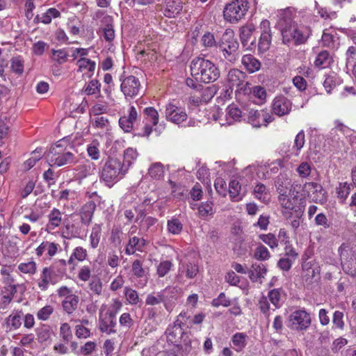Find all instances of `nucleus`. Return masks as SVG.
I'll return each instance as SVG.
<instances>
[{
    "instance_id": "obj_60",
    "label": "nucleus",
    "mask_w": 356,
    "mask_h": 356,
    "mask_svg": "<svg viewBox=\"0 0 356 356\" xmlns=\"http://www.w3.org/2000/svg\"><path fill=\"white\" fill-rule=\"evenodd\" d=\"M268 297L270 302L275 306V309H278L282 306L281 293L280 289H274L269 291Z\"/></svg>"
},
{
    "instance_id": "obj_62",
    "label": "nucleus",
    "mask_w": 356,
    "mask_h": 356,
    "mask_svg": "<svg viewBox=\"0 0 356 356\" xmlns=\"http://www.w3.org/2000/svg\"><path fill=\"white\" fill-rule=\"evenodd\" d=\"M119 323L121 327L129 330L134 325V321L129 313L124 312L120 315Z\"/></svg>"
},
{
    "instance_id": "obj_44",
    "label": "nucleus",
    "mask_w": 356,
    "mask_h": 356,
    "mask_svg": "<svg viewBox=\"0 0 356 356\" xmlns=\"http://www.w3.org/2000/svg\"><path fill=\"white\" fill-rule=\"evenodd\" d=\"M122 307V302L118 298L112 299L111 304L108 305L106 304H102L99 309H102L106 312L111 313L115 316L119 313Z\"/></svg>"
},
{
    "instance_id": "obj_63",
    "label": "nucleus",
    "mask_w": 356,
    "mask_h": 356,
    "mask_svg": "<svg viewBox=\"0 0 356 356\" xmlns=\"http://www.w3.org/2000/svg\"><path fill=\"white\" fill-rule=\"evenodd\" d=\"M54 311V309L51 305H46L38 311L36 316L38 320L47 321L49 318Z\"/></svg>"
},
{
    "instance_id": "obj_14",
    "label": "nucleus",
    "mask_w": 356,
    "mask_h": 356,
    "mask_svg": "<svg viewBox=\"0 0 356 356\" xmlns=\"http://www.w3.org/2000/svg\"><path fill=\"white\" fill-rule=\"evenodd\" d=\"M273 120V116L266 111L251 109L248 111V122L254 127H266Z\"/></svg>"
},
{
    "instance_id": "obj_59",
    "label": "nucleus",
    "mask_w": 356,
    "mask_h": 356,
    "mask_svg": "<svg viewBox=\"0 0 356 356\" xmlns=\"http://www.w3.org/2000/svg\"><path fill=\"white\" fill-rule=\"evenodd\" d=\"M202 45L206 48L216 47L218 45L213 33L206 32L202 37Z\"/></svg>"
},
{
    "instance_id": "obj_13",
    "label": "nucleus",
    "mask_w": 356,
    "mask_h": 356,
    "mask_svg": "<svg viewBox=\"0 0 356 356\" xmlns=\"http://www.w3.org/2000/svg\"><path fill=\"white\" fill-rule=\"evenodd\" d=\"M165 114L168 121L178 125L186 121L188 117L185 108L178 106L174 101L166 104Z\"/></svg>"
},
{
    "instance_id": "obj_3",
    "label": "nucleus",
    "mask_w": 356,
    "mask_h": 356,
    "mask_svg": "<svg viewBox=\"0 0 356 356\" xmlns=\"http://www.w3.org/2000/svg\"><path fill=\"white\" fill-rule=\"evenodd\" d=\"M257 3V0H234L225 6L224 18L230 23H236L245 16L249 10L255 11Z\"/></svg>"
},
{
    "instance_id": "obj_41",
    "label": "nucleus",
    "mask_w": 356,
    "mask_h": 356,
    "mask_svg": "<svg viewBox=\"0 0 356 356\" xmlns=\"http://www.w3.org/2000/svg\"><path fill=\"white\" fill-rule=\"evenodd\" d=\"M138 154L136 149L129 147L124 152V161L122 163L124 168H129L134 161H136Z\"/></svg>"
},
{
    "instance_id": "obj_24",
    "label": "nucleus",
    "mask_w": 356,
    "mask_h": 356,
    "mask_svg": "<svg viewBox=\"0 0 356 356\" xmlns=\"http://www.w3.org/2000/svg\"><path fill=\"white\" fill-rule=\"evenodd\" d=\"M199 272V266L193 262H182L179 264L177 280L181 282V279L186 277L188 279L194 278Z\"/></svg>"
},
{
    "instance_id": "obj_58",
    "label": "nucleus",
    "mask_w": 356,
    "mask_h": 356,
    "mask_svg": "<svg viewBox=\"0 0 356 356\" xmlns=\"http://www.w3.org/2000/svg\"><path fill=\"white\" fill-rule=\"evenodd\" d=\"M101 83L97 79H92L84 87V92L87 95H96L100 92Z\"/></svg>"
},
{
    "instance_id": "obj_37",
    "label": "nucleus",
    "mask_w": 356,
    "mask_h": 356,
    "mask_svg": "<svg viewBox=\"0 0 356 356\" xmlns=\"http://www.w3.org/2000/svg\"><path fill=\"white\" fill-rule=\"evenodd\" d=\"M256 26L252 23L247 24L240 29V39L243 47L248 45Z\"/></svg>"
},
{
    "instance_id": "obj_36",
    "label": "nucleus",
    "mask_w": 356,
    "mask_h": 356,
    "mask_svg": "<svg viewBox=\"0 0 356 356\" xmlns=\"http://www.w3.org/2000/svg\"><path fill=\"white\" fill-rule=\"evenodd\" d=\"M248 337L245 333L237 332L232 337V347L235 351L240 353L243 350L248 343Z\"/></svg>"
},
{
    "instance_id": "obj_39",
    "label": "nucleus",
    "mask_w": 356,
    "mask_h": 356,
    "mask_svg": "<svg viewBox=\"0 0 356 356\" xmlns=\"http://www.w3.org/2000/svg\"><path fill=\"white\" fill-rule=\"evenodd\" d=\"M79 303V297L75 294L73 296H67L63 300L62 306L63 309L69 314L74 312L77 308Z\"/></svg>"
},
{
    "instance_id": "obj_25",
    "label": "nucleus",
    "mask_w": 356,
    "mask_h": 356,
    "mask_svg": "<svg viewBox=\"0 0 356 356\" xmlns=\"http://www.w3.org/2000/svg\"><path fill=\"white\" fill-rule=\"evenodd\" d=\"M22 318L23 312L22 309L13 310L5 320L6 328L8 331L13 332L18 330L22 325Z\"/></svg>"
},
{
    "instance_id": "obj_10",
    "label": "nucleus",
    "mask_w": 356,
    "mask_h": 356,
    "mask_svg": "<svg viewBox=\"0 0 356 356\" xmlns=\"http://www.w3.org/2000/svg\"><path fill=\"white\" fill-rule=\"evenodd\" d=\"M311 323L310 315L305 309L296 310L289 316V327L297 331L307 330Z\"/></svg>"
},
{
    "instance_id": "obj_29",
    "label": "nucleus",
    "mask_w": 356,
    "mask_h": 356,
    "mask_svg": "<svg viewBox=\"0 0 356 356\" xmlns=\"http://www.w3.org/2000/svg\"><path fill=\"white\" fill-rule=\"evenodd\" d=\"M59 245L58 243L44 241L35 248V254L40 257L44 252H47V254L51 258L56 254Z\"/></svg>"
},
{
    "instance_id": "obj_30",
    "label": "nucleus",
    "mask_w": 356,
    "mask_h": 356,
    "mask_svg": "<svg viewBox=\"0 0 356 356\" xmlns=\"http://www.w3.org/2000/svg\"><path fill=\"white\" fill-rule=\"evenodd\" d=\"M60 17V13L55 8H50L47 11L41 15H37L33 22L35 24L42 23L44 24H49L51 22L52 19L58 18Z\"/></svg>"
},
{
    "instance_id": "obj_23",
    "label": "nucleus",
    "mask_w": 356,
    "mask_h": 356,
    "mask_svg": "<svg viewBox=\"0 0 356 356\" xmlns=\"http://www.w3.org/2000/svg\"><path fill=\"white\" fill-rule=\"evenodd\" d=\"M165 334L168 342L177 346L184 334V329L180 325V321H175L173 325L169 326L165 331Z\"/></svg>"
},
{
    "instance_id": "obj_6",
    "label": "nucleus",
    "mask_w": 356,
    "mask_h": 356,
    "mask_svg": "<svg viewBox=\"0 0 356 356\" xmlns=\"http://www.w3.org/2000/svg\"><path fill=\"white\" fill-rule=\"evenodd\" d=\"M46 159L50 166L60 167L72 163L74 155L59 141L51 147L46 154Z\"/></svg>"
},
{
    "instance_id": "obj_40",
    "label": "nucleus",
    "mask_w": 356,
    "mask_h": 356,
    "mask_svg": "<svg viewBox=\"0 0 356 356\" xmlns=\"http://www.w3.org/2000/svg\"><path fill=\"white\" fill-rule=\"evenodd\" d=\"M254 197L261 202L267 203L270 200V194L263 184H257L254 188Z\"/></svg>"
},
{
    "instance_id": "obj_9",
    "label": "nucleus",
    "mask_w": 356,
    "mask_h": 356,
    "mask_svg": "<svg viewBox=\"0 0 356 356\" xmlns=\"http://www.w3.org/2000/svg\"><path fill=\"white\" fill-rule=\"evenodd\" d=\"M121 82L120 90L127 100L131 99L138 95L141 88L139 79L134 76H123L120 78Z\"/></svg>"
},
{
    "instance_id": "obj_46",
    "label": "nucleus",
    "mask_w": 356,
    "mask_h": 356,
    "mask_svg": "<svg viewBox=\"0 0 356 356\" xmlns=\"http://www.w3.org/2000/svg\"><path fill=\"white\" fill-rule=\"evenodd\" d=\"M332 62V58L327 51H321L316 57L314 65L319 68H325Z\"/></svg>"
},
{
    "instance_id": "obj_5",
    "label": "nucleus",
    "mask_w": 356,
    "mask_h": 356,
    "mask_svg": "<svg viewBox=\"0 0 356 356\" xmlns=\"http://www.w3.org/2000/svg\"><path fill=\"white\" fill-rule=\"evenodd\" d=\"M311 34L312 30L309 26L298 25L295 23L290 24L282 29V40L284 44L291 42H293L295 44H304Z\"/></svg>"
},
{
    "instance_id": "obj_47",
    "label": "nucleus",
    "mask_w": 356,
    "mask_h": 356,
    "mask_svg": "<svg viewBox=\"0 0 356 356\" xmlns=\"http://www.w3.org/2000/svg\"><path fill=\"white\" fill-rule=\"evenodd\" d=\"M183 229V224L177 218H172L167 221V230L173 235L181 234Z\"/></svg>"
},
{
    "instance_id": "obj_16",
    "label": "nucleus",
    "mask_w": 356,
    "mask_h": 356,
    "mask_svg": "<svg viewBox=\"0 0 356 356\" xmlns=\"http://www.w3.org/2000/svg\"><path fill=\"white\" fill-rule=\"evenodd\" d=\"M261 36L258 43V51L259 54L267 51L271 44L272 35L270 26V22L267 19H263L260 23Z\"/></svg>"
},
{
    "instance_id": "obj_42",
    "label": "nucleus",
    "mask_w": 356,
    "mask_h": 356,
    "mask_svg": "<svg viewBox=\"0 0 356 356\" xmlns=\"http://www.w3.org/2000/svg\"><path fill=\"white\" fill-rule=\"evenodd\" d=\"M102 234V226L100 224H95L92 226L90 235V245L92 249L98 247Z\"/></svg>"
},
{
    "instance_id": "obj_4",
    "label": "nucleus",
    "mask_w": 356,
    "mask_h": 356,
    "mask_svg": "<svg viewBox=\"0 0 356 356\" xmlns=\"http://www.w3.org/2000/svg\"><path fill=\"white\" fill-rule=\"evenodd\" d=\"M127 172V168H124L120 161L116 159H109L102 169L100 180L111 188L120 181Z\"/></svg>"
},
{
    "instance_id": "obj_49",
    "label": "nucleus",
    "mask_w": 356,
    "mask_h": 356,
    "mask_svg": "<svg viewBox=\"0 0 356 356\" xmlns=\"http://www.w3.org/2000/svg\"><path fill=\"white\" fill-rule=\"evenodd\" d=\"M124 294L127 301L131 305H136L141 301L138 293L130 287L124 288Z\"/></svg>"
},
{
    "instance_id": "obj_61",
    "label": "nucleus",
    "mask_w": 356,
    "mask_h": 356,
    "mask_svg": "<svg viewBox=\"0 0 356 356\" xmlns=\"http://www.w3.org/2000/svg\"><path fill=\"white\" fill-rule=\"evenodd\" d=\"M131 270L133 274L138 278L145 277V270L143 268V261L140 260L136 259L133 261L131 265Z\"/></svg>"
},
{
    "instance_id": "obj_55",
    "label": "nucleus",
    "mask_w": 356,
    "mask_h": 356,
    "mask_svg": "<svg viewBox=\"0 0 356 356\" xmlns=\"http://www.w3.org/2000/svg\"><path fill=\"white\" fill-rule=\"evenodd\" d=\"M51 334L52 331L51 328L46 325H43L40 328L36 330L38 339L40 343L45 342L50 339Z\"/></svg>"
},
{
    "instance_id": "obj_64",
    "label": "nucleus",
    "mask_w": 356,
    "mask_h": 356,
    "mask_svg": "<svg viewBox=\"0 0 356 356\" xmlns=\"http://www.w3.org/2000/svg\"><path fill=\"white\" fill-rule=\"evenodd\" d=\"M60 337L65 343H68L72 338V333L68 323H64L60 327Z\"/></svg>"
},
{
    "instance_id": "obj_38",
    "label": "nucleus",
    "mask_w": 356,
    "mask_h": 356,
    "mask_svg": "<svg viewBox=\"0 0 356 356\" xmlns=\"http://www.w3.org/2000/svg\"><path fill=\"white\" fill-rule=\"evenodd\" d=\"M182 8V5L179 0H170L166 2L165 15L168 17H174L181 11Z\"/></svg>"
},
{
    "instance_id": "obj_32",
    "label": "nucleus",
    "mask_w": 356,
    "mask_h": 356,
    "mask_svg": "<svg viewBox=\"0 0 356 356\" xmlns=\"http://www.w3.org/2000/svg\"><path fill=\"white\" fill-rule=\"evenodd\" d=\"M241 63L244 67V68L249 73H254L257 72L261 68V63L260 61L256 58L252 54H245L243 56L241 59Z\"/></svg>"
},
{
    "instance_id": "obj_31",
    "label": "nucleus",
    "mask_w": 356,
    "mask_h": 356,
    "mask_svg": "<svg viewBox=\"0 0 356 356\" xmlns=\"http://www.w3.org/2000/svg\"><path fill=\"white\" fill-rule=\"evenodd\" d=\"M76 65L79 67L78 72H83V75L88 78L93 75L96 67L95 61L89 58H81L77 60Z\"/></svg>"
},
{
    "instance_id": "obj_15",
    "label": "nucleus",
    "mask_w": 356,
    "mask_h": 356,
    "mask_svg": "<svg viewBox=\"0 0 356 356\" xmlns=\"http://www.w3.org/2000/svg\"><path fill=\"white\" fill-rule=\"evenodd\" d=\"M145 123L143 129L142 136H149L153 131V127L157 125L159 120L158 111L152 106L147 107L143 110Z\"/></svg>"
},
{
    "instance_id": "obj_12",
    "label": "nucleus",
    "mask_w": 356,
    "mask_h": 356,
    "mask_svg": "<svg viewBox=\"0 0 356 356\" xmlns=\"http://www.w3.org/2000/svg\"><path fill=\"white\" fill-rule=\"evenodd\" d=\"M116 316L99 309L98 318V328L102 333L108 335L117 332Z\"/></svg>"
},
{
    "instance_id": "obj_54",
    "label": "nucleus",
    "mask_w": 356,
    "mask_h": 356,
    "mask_svg": "<svg viewBox=\"0 0 356 356\" xmlns=\"http://www.w3.org/2000/svg\"><path fill=\"white\" fill-rule=\"evenodd\" d=\"M338 199L341 203H343L350 192V184L347 182L339 183L336 188Z\"/></svg>"
},
{
    "instance_id": "obj_48",
    "label": "nucleus",
    "mask_w": 356,
    "mask_h": 356,
    "mask_svg": "<svg viewBox=\"0 0 356 356\" xmlns=\"http://www.w3.org/2000/svg\"><path fill=\"white\" fill-rule=\"evenodd\" d=\"M42 148H37L32 152L31 156L24 163L25 170L31 169L40 160L42 156Z\"/></svg>"
},
{
    "instance_id": "obj_1",
    "label": "nucleus",
    "mask_w": 356,
    "mask_h": 356,
    "mask_svg": "<svg viewBox=\"0 0 356 356\" xmlns=\"http://www.w3.org/2000/svg\"><path fill=\"white\" fill-rule=\"evenodd\" d=\"M301 184L294 181L291 184L288 195H280L278 197L281 206V213L283 217L289 220L294 214L302 216L305 211L306 202L304 198L300 195Z\"/></svg>"
},
{
    "instance_id": "obj_45",
    "label": "nucleus",
    "mask_w": 356,
    "mask_h": 356,
    "mask_svg": "<svg viewBox=\"0 0 356 356\" xmlns=\"http://www.w3.org/2000/svg\"><path fill=\"white\" fill-rule=\"evenodd\" d=\"M80 231L78 227L70 222L65 223L62 230V236L65 238H72L79 237Z\"/></svg>"
},
{
    "instance_id": "obj_2",
    "label": "nucleus",
    "mask_w": 356,
    "mask_h": 356,
    "mask_svg": "<svg viewBox=\"0 0 356 356\" xmlns=\"http://www.w3.org/2000/svg\"><path fill=\"white\" fill-rule=\"evenodd\" d=\"M191 76L196 80L209 83L216 81L220 76V70L210 60L196 57L191 62Z\"/></svg>"
},
{
    "instance_id": "obj_20",
    "label": "nucleus",
    "mask_w": 356,
    "mask_h": 356,
    "mask_svg": "<svg viewBox=\"0 0 356 356\" xmlns=\"http://www.w3.org/2000/svg\"><path fill=\"white\" fill-rule=\"evenodd\" d=\"M291 108L292 103L284 96H278L273 99L272 111L278 116L288 115L291 111Z\"/></svg>"
},
{
    "instance_id": "obj_33",
    "label": "nucleus",
    "mask_w": 356,
    "mask_h": 356,
    "mask_svg": "<svg viewBox=\"0 0 356 356\" xmlns=\"http://www.w3.org/2000/svg\"><path fill=\"white\" fill-rule=\"evenodd\" d=\"M267 269L263 264H254L249 271V277L253 282H262V279L265 277Z\"/></svg>"
},
{
    "instance_id": "obj_56",
    "label": "nucleus",
    "mask_w": 356,
    "mask_h": 356,
    "mask_svg": "<svg viewBox=\"0 0 356 356\" xmlns=\"http://www.w3.org/2000/svg\"><path fill=\"white\" fill-rule=\"evenodd\" d=\"M24 60L22 56H15L11 59L10 68L13 72L22 75L24 72Z\"/></svg>"
},
{
    "instance_id": "obj_27",
    "label": "nucleus",
    "mask_w": 356,
    "mask_h": 356,
    "mask_svg": "<svg viewBox=\"0 0 356 356\" xmlns=\"http://www.w3.org/2000/svg\"><path fill=\"white\" fill-rule=\"evenodd\" d=\"M229 194L234 202H239L245 197L246 189L241 186V184L236 179H232L229 184Z\"/></svg>"
},
{
    "instance_id": "obj_19",
    "label": "nucleus",
    "mask_w": 356,
    "mask_h": 356,
    "mask_svg": "<svg viewBox=\"0 0 356 356\" xmlns=\"http://www.w3.org/2000/svg\"><path fill=\"white\" fill-rule=\"evenodd\" d=\"M47 222L44 231L48 234H54V231L58 229L63 223V213L57 208H53L47 216Z\"/></svg>"
},
{
    "instance_id": "obj_52",
    "label": "nucleus",
    "mask_w": 356,
    "mask_h": 356,
    "mask_svg": "<svg viewBox=\"0 0 356 356\" xmlns=\"http://www.w3.org/2000/svg\"><path fill=\"white\" fill-rule=\"evenodd\" d=\"M149 176L154 179H161L164 175V167L161 163H155L152 164L149 170Z\"/></svg>"
},
{
    "instance_id": "obj_43",
    "label": "nucleus",
    "mask_w": 356,
    "mask_h": 356,
    "mask_svg": "<svg viewBox=\"0 0 356 356\" xmlns=\"http://www.w3.org/2000/svg\"><path fill=\"white\" fill-rule=\"evenodd\" d=\"M291 184L290 179L286 175H280L275 181V187L280 195H284Z\"/></svg>"
},
{
    "instance_id": "obj_28",
    "label": "nucleus",
    "mask_w": 356,
    "mask_h": 356,
    "mask_svg": "<svg viewBox=\"0 0 356 356\" xmlns=\"http://www.w3.org/2000/svg\"><path fill=\"white\" fill-rule=\"evenodd\" d=\"M38 271V264L33 258L20 262L17 266L16 272L19 275H26L32 277Z\"/></svg>"
},
{
    "instance_id": "obj_57",
    "label": "nucleus",
    "mask_w": 356,
    "mask_h": 356,
    "mask_svg": "<svg viewBox=\"0 0 356 356\" xmlns=\"http://www.w3.org/2000/svg\"><path fill=\"white\" fill-rule=\"evenodd\" d=\"M172 262L169 260L161 261L156 267V274L159 277H163L172 269Z\"/></svg>"
},
{
    "instance_id": "obj_22",
    "label": "nucleus",
    "mask_w": 356,
    "mask_h": 356,
    "mask_svg": "<svg viewBox=\"0 0 356 356\" xmlns=\"http://www.w3.org/2000/svg\"><path fill=\"white\" fill-rule=\"evenodd\" d=\"M242 118V112L235 104H231L226 108L225 119H220L219 123L222 125H231L239 122Z\"/></svg>"
},
{
    "instance_id": "obj_18",
    "label": "nucleus",
    "mask_w": 356,
    "mask_h": 356,
    "mask_svg": "<svg viewBox=\"0 0 356 356\" xmlns=\"http://www.w3.org/2000/svg\"><path fill=\"white\" fill-rule=\"evenodd\" d=\"M35 282L41 291H46L51 284L54 285L56 283V280L54 275L53 268L51 266L44 267L39 277L35 280Z\"/></svg>"
},
{
    "instance_id": "obj_34",
    "label": "nucleus",
    "mask_w": 356,
    "mask_h": 356,
    "mask_svg": "<svg viewBox=\"0 0 356 356\" xmlns=\"http://www.w3.org/2000/svg\"><path fill=\"white\" fill-rule=\"evenodd\" d=\"M145 245V240L138 236H131L125 248V253L128 255L134 254L136 251H142Z\"/></svg>"
},
{
    "instance_id": "obj_53",
    "label": "nucleus",
    "mask_w": 356,
    "mask_h": 356,
    "mask_svg": "<svg viewBox=\"0 0 356 356\" xmlns=\"http://www.w3.org/2000/svg\"><path fill=\"white\" fill-rule=\"evenodd\" d=\"M315 10L321 17L325 19H333L337 17V13L326 7L321 6L317 1H315Z\"/></svg>"
},
{
    "instance_id": "obj_8",
    "label": "nucleus",
    "mask_w": 356,
    "mask_h": 356,
    "mask_svg": "<svg viewBox=\"0 0 356 356\" xmlns=\"http://www.w3.org/2000/svg\"><path fill=\"white\" fill-rule=\"evenodd\" d=\"M300 195L304 199L308 197L316 203L323 204L326 201L325 190L316 182H306L301 185Z\"/></svg>"
},
{
    "instance_id": "obj_35",
    "label": "nucleus",
    "mask_w": 356,
    "mask_h": 356,
    "mask_svg": "<svg viewBox=\"0 0 356 356\" xmlns=\"http://www.w3.org/2000/svg\"><path fill=\"white\" fill-rule=\"evenodd\" d=\"M244 78L245 74L242 71L232 69L228 72L227 80L231 88L234 86L238 88L244 81Z\"/></svg>"
},
{
    "instance_id": "obj_17",
    "label": "nucleus",
    "mask_w": 356,
    "mask_h": 356,
    "mask_svg": "<svg viewBox=\"0 0 356 356\" xmlns=\"http://www.w3.org/2000/svg\"><path fill=\"white\" fill-rule=\"evenodd\" d=\"M180 289L177 286H167L161 291L162 301L165 309L171 312L175 307L179 296Z\"/></svg>"
},
{
    "instance_id": "obj_21",
    "label": "nucleus",
    "mask_w": 356,
    "mask_h": 356,
    "mask_svg": "<svg viewBox=\"0 0 356 356\" xmlns=\"http://www.w3.org/2000/svg\"><path fill=\"white\" fill-rule=\"evenodd\" d=\"M137 119L136 108L134 106H131L127 111V114L120 118L119 126L124 132L129 133L133 129L134 124Z\"/></svg>"
},
{
    "instance_id": "obj_11",
    "label": "nucleus",
    "mask_w": 356,
    "mask_h": 356,
    "mask_svg": "<svg viewBox=\"0 0 356 356\" xmlns=\"http://www.w3.org/2000/svg\"><path fill=\"white\" fill-rule=\"evenodd\" d=\"M320 267L314 261H305L302 264L301 277L304 285L311 286L320 278Z\"/></svg>"
},
{
    "instance_id": "obj_7",
    "label": "nucleus",
    "mask_w": 356,
    "mask_h": 356,
    "mask_svg": "<svg viewBox=\"0 0 356 356\" xmlns=\"http://www.w3.org/2000/svg\"><path fill=\"white\" fill-rule=\"evenodd\" d=\"M218 47L225 59L230 62L236 60V53L238 48V43L232 29L225 30L218 42Z\"/></svg>"
},
{
    "instance_id": "obj_51",
    "label": "nucleus",
    "mask_w": 356,
    "mask_h": 356,
    "mask_svg": "<svg viewBox=\"0 0 356 356\" xmlns=\"http://www.w3.org/2000/svg\"><path fill=\"white\" fill-rule=\"evenodd\" d=\"M341 264L345 273L353 277H356V258L341 260Z\"/></svg>"
},
{
    "instance_id": "obj_26",
    "label": "nucleus",
    "mask_w": 356,
    "mask_h": 356,
    "mask_svg": "<svg viewBox=\"0 0 356 356\" xmlns=\"http://www.w3.org/2000/svg\"><path fill=\"white\" fill-rule=\"evenodd\" d=\"M338 252L341 261L356 258V240L343 243Z\"/></svg>"
},
{
    "instance_id": "obj_50",
    "label": "nucleus",
    "mask_w": 356,
    "mask_h": 356,
    "mask_svg": "<svg viewBox=\"0 0 356 356\" xmlns=\"http://www.w3.org/2000/svg\"><path fill=\"white\" fill-rule=\"evenodd\" d=\"M87 255V250L85 248L81 246L76 247L74 249L67 263L72 264L74 259L79 261H83L86 259Z\"/></svg>"
}]
</instances>
